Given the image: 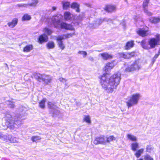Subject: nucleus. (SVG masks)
<instances>
[{
	"instance_id": "f257e3e1",
	"label": "nucleus",
	"mask_w": 160,
	"mask_h": 160,
	"mask_svg": "<svg viewBox=\"0 0 160 160\" xmlns=\"http://www.w3.org/2000/svg\"><path fill=\"white\" fill-rule=\"evenodd\" d=\"M114 61L107 63L105 64L104 70L106 73L103 74L100 78V83L103 89L108 93H111L119 84L121 80V74L117 72L114 74L110 78L108 73L115 66Z\"/></svg>"
},
{
	"instance_id": "f03ea898",
	"label": "nucleus",
	"mask_w": 160,
	"mask_h": 160,
	"mask_svg": "<svg viewBox=\"0 0 160 160\" xmlns=\"http://www.w3.org/2000/svg\"><path fill=\"white\" fill-rule=\"evenodd\" d=\"M160 41V35L157 34L156 38H152L150 39L148 42V44H147L146 40H144L142 41L141 45L142 48L146 49H150L153 48L159 44Z\"/></svg>"
},
{
	"instance_id": "7ed1b4c3",
	"label": "nucleus",
	"mask_w": 160,
	"mask_h": 160,
	"mask_svg": "<svg viewBox=\"0 0 160 160\" xmlns=\"http://www.w3.org/2000/svg\"><path fill=\"white\" fill-rule=\"evenodd\" d=\"M3 120L5 121V123L3 122L2 125L5 127L6 126L7 128L13 129L14 128H17V126L21 124L22 119L19 118L17 119H15V121L12 118L11 116L9 114H7L3 118Z\"/></svg>"
},
{
	"instance_id": "20e7f679",
	"label": "nucleus",
	"mask_w": 160,
	"mask_h": 160,
	"mask_svg": "<svg viewBox=\"0 0 160 160\" xmlns=\"http://www.w3.org/2000/svg\"><path fill=\"white\" fill-rule=\"evenodd\" d=\"M74 35H75V32H73L72 33L64 34L56 37V39L59 47L62 50L63 49L65 48V46L62 40L71 38Z\"/></svg>"
},
{
	"instance_id": "39448f33",
	"label": "nucleus",
	"mask_w": 160,
	"mask_h": 160,
	"mask_svg": "<svg viewBox=\"0 0 160 160\" xmlns=\"http://www.w3.org/2000/svg\"><path fill=\"white\" fill-rule=\"evenodd\" d=\"M140 97V94L138 93H136L132 95L129 100L126 102L127 106L129 108L137 104L138 102Z\"/></svg>"
},
{
	"instance_id": "423d86ee",
	"label": "nucleus",
	"mask_w": 160,
	"mask_h": 160,
	"mask_svg": "<svg viewBox=\"0 0 160 160\" xmlns=\"http://www.w3.org/2000/svg\"><path fill=\"white\" fill-rule=\"evenodd\" d=\"M35 78L38 81L43 82L47 84L50 83L52 80V77L45 74H37L36 75Z\"/></svg>"
},
{
	"instance_id": "0eeeda50",
	"label": "nucleus",
	"mask_w": 160,
	"mask_h": 160,
	"mask_svg": "<svg viewBox=\"0 0 160 160\" xmlns=\"http://www.w3.org/2000/svg\"><path fill=\"white\" fill-rule=\"evenodd\" d=\"M62 18V16L61 14H58L56 16H52L51 19H49V22H51L55 28H58Z\"/></svg>"
},
{
	"instance_id": "6e6552de",
	"label": "nucleus",
	"mask_w": 160,
	"mask_h": 160,
	"mask_svg": "<svg viewBox=\"0 0 160 160\" xmlns=\"http://www.w3.org/2000/svg\"><path fill=\"white\" fill-rule=\"evenodd\" d=\"M140 67L138 61H136L130 67L126 69V71L127 72L132 71L134 70H138Z\"/></svg>"
},
{
	"instance_id": "1a4fd4ad",
	"label": "nucleus",
	"mask_w": 160,
	"mask_h": 160,
	"mask_svg": "<svg viewBox=\"0 0 160 160\" xmlns=\"http://www.w3.org/2000/svg\"><path fill=\"white\" fill-rule=\"evenodd\" d=\"M137 32L138 35L142 37L147 36L150 33L148 28L147 27L142 28H140L137 30Z\"/></svg>"
},
{
	"instance_id": "9d476101",
	"label": "nucleus",
	"mask_w": 160,
	"mask_h": 160,
	"mask_svg": "<svg viewBox=\"0 0 160 160\" xmlns=\"http://www.w3.org/2000/svg\"><path fill=\"white\" fill-rule=\"evenodd\" d=\"M64 18L66 21H72L74 19L75 16L69 12L66 11L63 14Z\"/></svg>"
},
{
	"instance_id": "9b49d317",
	"label": "nucleus",
	"mask_w": 160,
	"mask_h": 160,
	"mask_svg": "<svg viewBox=\"0 0 160 160\" xmlns=\"http://www.w3.org/2000/svg\"><path fill=\"white\" fill-rule=\"evenodd\" d=\"M106 138L104 137H97L94 141L93 143L96 145L104 144L106 142Z\"/></svg>"
},
{
	"instance_id": "f8f14e48",
	"label": "nucleus",
	"mask_w": 160,
	"mask_h": 160,
	"mask_svg": "<svg viewBox=\"0 0 160 160\" xmlns=\"http://www.w3.org/2000/svg\"><path fill=\"white\" fill-rule=\"evenodd\" d=\"M102 22V19H98L90 23L89 26L91 28H96L99 26Z\"/></svg>"
},
{
	"instance_id": "ddd939ff",
	"label": "nucleus",
	"mask_w": 160,
	"mask_h": 160,
	"mask_svg": "<svg viewBox=\"0 0 160 160\" xmlns=\"http://www.w3.org/2000/svg\"><path fill=\"white\" fill-rule=\"evenodd\" d=\"M60 26L62 29H65L68 30L74 31L75 30L74 28L72 25L65 22L61 23Z\"/></svg>"
},
{
	"instance_id": "4468645a",
	"label": "nucleus",
	"mask_w": 160,
	"mask_h": 160,
	"mask_svg": "<svg viewBox=\"0 0 160 160\" xmlns=\"http://www.w3.org/2000/svg\"><path fill=\"white\" fill-rule=\"evenodd\" d=\"M135 55L134 52H123L120 54L121 57L124 58L128 59L134 56Z\"/></svg>"
},
{
	"instance_id": "2eb2a0df",
	"label": "nucleus",
	"mask_w": 160,
	"mask_h": 160,
	"mask_svg": "<svg viewBox=\"0 0 160 160\" xmlns=\"http://www.w3.org/2000/svg\"><path fill=\"white\" fill-rule=\"evenodd\" d=\"M18 22V19L17 18H14L12 21L7 23L8 26L10 28H13L17 24Z\"/></svg>"
},
{
	"instance_id": "dca6fc26",
	"label": "nucleus",
	"mask_w": 160,
	"mask_h": 160,
	"mask_svg": "<svg viewBox=\"0 0 160 160\" xmlns=\"http://www.w3.org/2000/svg\"><path fill=\"white\" fill-rule=\"evenodd\" d=\"M62 9L64 10H68L70 7V2L67 1H63L61 2Z\"/></svg>"
},
{
	"instance_id": "f3484780",
	"label": "nucleus",
	"mask_w": 160,
	"mask_h": 160,
	"mask_svg": "<svg viewBox=\"0 0 160 160\" xmlns=\"http://www.w3.org/2000/svg\"><path fill=\"white\" fill-rule=\"evenodd\" d=\"M71 8L75 9L76 11L77 12H79L80 11L79 9V5L78 3L76 2H73L70 5Z\"/></svg>"
},
{
	"instance_id": "a211bd4d",
	"label": "nucleus",
	"mask_w": 160,
	"mask_h": 160,
	"mask_svg": "<svg viewBox=\"0 0 160 160\" xmlns=\"http://www.w3.org/2000/svg\"><path fill=\"white\" fill-rule=\"evenodd\" d=\"M99 56L101 57L104 60H107L112 58V56L107 53H101L99 54Z\"/></svg>"
},
{
	"instance_id": "6ab92c4d",
	"label": "nucleus",
	"mask_w": 160,
	"mask_h": 160,
	"mask_svg": "<svg viewBox=\"0 0 160 160\" xmlns=\"http://www.w3.org/2000/svg\"><path fill=\"white\" fill-rule=\"evenodd\" d=\"M104 10L108 12H111L115 11L116 10V8L114 6L108 5L106 6Z\"/></svg>"
},
{
	"instance_id": "aec40b11",
	"label": "nucleus",
	"mask_w": 160,
	"mask_h": 160,
	"mask_svg": "<svg viewBox=\"0 0 160 160\" xmlns=\"http://www.w3.org/2000/svg\"><path fill=\"white\" fill-rule=\"evenodd\" d=\"M48 40V37L45 34H43L41 35L39 39V41L41 43L44 42H47Z\"/></svg>"
},
{
	"instance_id": "412c9836",
	"label": "nucleus",
	"mask_w": 160,
	"mask_h": 160,
	"mask_svg": "<svg viewBox=\"0 0 160 160\" xmlns=\"http://www.w3.org/2000/svg\"><path fill=\"white\" fill-rule=\"evenodd\" d=\"M150 21L153 23H157L160 22V17H152L149 19Z\"/></svg>"
},
{
	"instance_id": "4be33fe9",
	"label": "nucleus",
	"mask_w": 160,
	"mask_h": 160,
	"mask_svg": "<svg viewBox=\"0 0 160 160\" xmlns=\"http://www.w3.org/2000/svg\"><path fill=\"white\" fill-rule=\"evenodd\" d=\"M139 148V144L137 142H132L131 144V149L133 151H136L137 150V149Z\"/></svg>"
},
{
	"instance_id": "5701e85b",
	"label": "nucleus",
	"mask_w": 160,
	"mask_h": 160,
	"mask_svg": "<svg viewBox=\"0 0 160 160\" xmlns=\"http://www.w3.org/2000/svg\"><path fill=\"white\" fill-rule=\"evenodd\" d=\"M127 137L128 139L132 141L136 142L137 141V138L131 134H127Z\"/></svg>"
},
{
	"instance_id": "b1692460",
	"label": "nucleus",
	"mask_w": 160,
	"mask_h": 160,
	"mask_svg": "<svg viewBox=\"0 0 160 160\" xmlns=\"http://www.w3.org/2000/svg\"><path fill=\"white\" fill-rule=\"evenodd\" d=\"M33 48V47L32 45H28L23 48V51L25 52H29Z\"/></svg>"
},
{
	"instance_id": "393cba45",
	"label": "nucleus",
	"mask_w": 160,
	"mask_h": 160,
	"mask_svg": "<svg viewBox=\"0 0 160 160\" xmlns=\"http://www.w3.org/2000/svg\"><path fill=\"white\" fill-rule=\"evenodd\" d=\"M55 46V43L52 41H49L46 44V47L48 49L54 48Z\"/></svg>"
},
{
	"instance_id": "a878e982",
	"label": "nucleus",
	"mask_w": 160,
	"mask_h": 160,
	"mask_svg": "<svg viewBox=\"0 0 160 160\" xmlns=\"http://www.w3.org/2000/svg\"><path fill=\"white\" fill-rule=\"evenodd\" d=\"M83 121L88 124H91V117L89 115H84L83 117Z\"/></svg>"
},
{
	"instance_id": "bb28decb",
	"label": "nucleus",
	"mask_w": 160,
	"mask_h": 160,
	"mask_svg": "<svg viewBox=\"0 0 160 160\" xmlns=\"http://www.w3.org/2000/svg\"><path fill=\"white\" fill-rule=\"evenodd\" d=\"M31 19L30 15L28 14H24L22 18V21H29Z\"/></svg>"
},
{
	"instance_id": "cd10ccee",
	"label": "nucleus",
	"mask_w": 160,
	"mask_h": 160,
	"mask_svg": "<svg viewBox=\"0 0 160 160\" xmlns=\"http://www.w3.org/2000/svg\"><path fill=\"white\" fill-rule=\"evenodd\" d=\"M134 45V42L132 41L128 42H127L125 46V49L126 50L132 47Z\"/></svg>"
},
{
	"instance_id": "c85d7f7f",
	"label": "nucleus",
	"mask_w": 160,
	"mask_h": 160,
	"mask_svg": "<svg viewBox=\"0 0 160 160\" xmlns=\"http://www.w3.org/2000/svg\"><path fill=\"white\" fill-rule=\"evenodd\" d=\"M144 149L143 148H141L136 151L135 153V155L137 158H139L141 154L143 152Z\"/></svg>"
},
{
	"instance_id": "c756f323",
	"label": "nucleus",
	"mask_w": 160,
	"mask_h": 160,
	"mask_svg": "<svg viewBox=\"0 0 160 160\" xmlns=\"http://www.w3.org/2000/svg\"><path fill=\"white\" fill-rule=\"evenodd\" d=\"M6 103L9 108H14L15 107V105L12 100H8L6 101Z\"/></svg>"
},
{
	"instance_id": "7c9ffc66",
	"label": "nucleus",
	"mask_w": 160,
	"mask_h": 160,
	"mask_svg": "<svg viewBox=\"0 0 160 160\" xmlns=\"http://www.w3.org/2000/svg\"><path fill=\"white\" fill-rule=\"evenodd\" d=\"M46 101V98H43L39 103V107L42 108H44L45 107V103Z\"/></svg>"
},
{
	"instance_id": "2f4dec72",
	"label": "nucleus",
	"mask_w": 160,
	"mask_h": 160,
	"mask_svg": "<svg viewBox=\"0 0 160 160\" xmlns=\"http://www.w3.org/2000/svg\"><path fill=\"white\" fill-rule=\"evenodd\" d=\"M48 107L51 109H56L57 107L55 105L54 102H48Z\"/></svg>"
},
{
	"instance_id": "473e14b6",
	"label": "nucleus",
	"mask_w": 160,
	"mask_h": 160,
	"mask_svg": "<svg viewBox=\"0 0 160 160\" xmlns=\"http://www.w3.org/2000/svg\"><path fill=\"white\" fill-rule=\"evenodd\" d=\"M43 32L48 35H50L52 33V31L47 28H45L44 29Z\"/></svg>"
},
{
	"instance_id": "72a5a7b5",
	"label": "nucleus",
	"mask_w": 160,
	"mask_h": 160,
	"mask_svg": "<svg viewBox=\"0 0 160 160\" xmlns=\"http://www.w3.org/2000/svg\"><path fill=\"white\" fill-rule=\"evenodd\" d=\"M106 142H109L112 141H114L116 140V138L113 136H111L108 137H106Z\"/></svg>"
},
{
	"instance_id": "f704fd0d",
	"label": "nucleus",
	"mask_w": 160,
	"mask_h": 160,
	"mask_svg": "<svg viewBox=\"0 0 160 160\" xmlns=\"http://www.w3.org/2000/svg\"><path fill=\"white\" fill-rule=\"evenodd\" d=\"M149 0H144L143 3L142 7L143 9L147 8Z\"/></svg>"
},
{
	"instance_id": "c9c22d12",
	"label": "nucleus",
	"mask_w": 160,
	"mask_h": 160,
	"mask_svg": "<svg viewBox=\"0 0 160 160\" xmlns=\"http://www.w3.org/2000/svg\"><path fill=\"white\" fill-rule=\"evenodd\" d=\"M41 138L39 136H33L31 138V140L33 142H37L40 140Z\"/></svg>"
},
{
	"instance_id": "e433bc0d",
	"label": "nucleus",
	"mask_w": 160,
	"mask_h": 160,
	"mask_svg": "<svg viewBox=\"0 0 160 160\" xmlns=\"http://www.w3.org/2000/svg\"><path fill=\"white\" fill-rule=\"evenodd\" d=\"M38 2V0H33L32 2L29 3V6L31 7H35Z\"/></svg>"
},
{
	"instance_id": "4c0bfd02",
	"label": "nucleus",
	"mask_w": 160,
	"mask_h": 160,
	"mask_svg": "<svg viewBox=\"0 0 160 160\" xmlns=\"http://www.w3.org/2000/svg\"><path fill=\"white\" fill-rule=\"evenodd\" d=\"M8 134L6 135H2V137H1V139L6 142H8Z\"/></svg>"
},
{
	"instance_id": "58836bf2",
	"label": "nucleus",
	"mask_w": 160,
	"mask_h": 160,
	"mask_svg": "<svg viewBox=\"0 0 160 160\" xmlns=\"http://www.w3.org/2000/svg\"><path fill=\"white\" fill-rule=\"evenodd\" d=\"M144 12L149 16H151L152 15V13L149 11L147 9V8L143 9Z\"/></svg>"
},
{
	"instance_id": "ea45409f",
	"label": "nucleus",
	"mask_w": 160,
	"mask_h": 160,
	"mask_svg": "<svg viewBox=\"0 0 160 160\" xmlns=\"http://www.w3.org/2000/svg\"><path fill=\"white\" fill-rule=\"evenodd\" d=\"M10 139V142L15 143L17 142H18L17 141V139L14 137H12V136H11V138Z\"/></svg>"
},
{
	"instance_id": "a19ab883",
	"label": "nucleus",
	"mask_w": 160,
	"mask_h": 160,
	"mask_svg": "<svg viewBox=\"0 0 160 160\" xmlns=\"http://www.w3.org/2000/svg\"><path fill=\"white\" fill-rule=\"evenodd\" d=\"M78 53L82 55L83 58H85L87 55V52L85 51H79L78 52Z\"/></svg>"
},
{
	"instance_id": "79ce46f5",
	"label": "nucleus",
	"mask_w": 160,
	"mask_h": 160,
	"mask_svg": "<svg viewBox=\"0 0 160 160\" xmlns=\"http://www.w3.org/2000/svg\"><path fill=\"white\" fill-rule=\"evenodd\" d=\"M145 160H153V159L149 155H146L145 157Z\"/></svg>"
},
{
	"instance_id": "37998d69",
	"label": "nucleus",
	"mask_w": 160,
	"mask_h": 160,
	"mask_svg": "<svg viewBox=\"0 0 160 160\" xmlns=\"http://www.w3.org/2000/svg\"><path fill=\"white\" fill-rule=\"evenodd\" d=\"M152 149V147L150 146H148L146 148V151L150 152H151Z\"/></svg>"
},
{
	"instance_id": "c03bdc74",
	"label": "nucleus",
	"mask_w": 160,
	"mask_h": 160,
	"mask_svg": "<svg viewBox=\"0 0 160 160\" xmlns=\"http://www.w3.org/2000/svg\"><path fill=\"white\" fill-rule=\"evenodd\" d=\"M81 18L80 17H78V19L75 20V22H77V24H78L79 22L81 21Z\"/></svg>"
},
{
	"instance_id": "a18cd8bd",
	"label": "nucleus",
	"mask_w": 160,
	"mask_h": 160,
	"mask_svg": "<svg viewBox=\"0 0 160 160\" xmlns=\"http://www.w3.org/2000/svg\"><path fill=\"white\" fill-rule=\"evenodd\" d=\"M101 19L102 20V22L103 21L108 22L109 21H111V20L110 19L108 18H105L103 19Z\"/></svg>"
},
{
	"instance_id": "49530a36",
	"label": "nucleus",
	"mask_w": 160,
	"mask_h": 160,
	"mask_svg": "<svg viewBox=\"0 0 160 160\" xmlns=\"http://www.w3.org/2000/svg\"><path fill=\"white\" fill-rule=\"evenodd\" d=\"M59 80L61 82H65L66 81V80L64 78H59Z\"/></svg>"
},
{
	"instance_id": "de8ad7c7",
	"label": "nucleus",
	"mask_w": 160,
	"mask_h": 160,
	"mask_svg": "<svg viewBox=\"0 0 160 160\" xmlns=\"http://www.w3.org/2000/svg\"><path fill=\"white\" fill-rule=\"evenodd\" d=\"M159 55L158 54V53L157 54H156L154 56V57L153 58V61L154 62L155 60L156 59L158 58V56H159Z\"/></svg>"
},
{
	"instance_id": "09e8293b",
	"label": "nucleus",
	"mask_w": 160,
	"mask_h": 160,
	"mask_svg": "<svg viewBox=\"0 0 160 160\" xmlns=\"http://www.w3.org/2000/svg\"><path fill=\"white\" fill-rule=\"evenodd\" d=\"M57 8V7L56 6H52V11H55Z\"/></svg>"
},
{
	"instance_id": "8fccbe9b",
	"label": "nucleus",
	"mask_w": 160,
	"mask_h": 160,
	"mask_svg": "<svg viewBox=\"0 0 160 160\" xmlns=\"http://www.w3.org/2000/svg\"><path fill=\"white\" fill-rule=\"evenodd\" d=\"M29 3L26 4H23V7H27L28 6H29Z\"/></svg>"
},
{
	"instance_id": "3c124183",
	"label": "nucleus",
	"mask_w": 160,
	"mask_h": 160,
	"mask_svg": "<svg viewBox=\"0 0 160 160\" xmlns=\"http://www.w3.org/2000/svg\"><path fill=\"white\" fill-rule=\"evenodd\" d=\"M8 142H10V140H11V135H8Z\"/></svg>"
},
{
	"instance_id": "603ef678",
	"label": "nucleus",
	"mask_w": 160,
	"mask_h": 160,
	"mask_svg": "<svg viewBox=\"0 0 160 160\" xmlns=\"http://www.w3.org/2000/svg\"><path fill=\"white\" fill-rule=\"evenodd\" d=\"M17 6L19 7H23V4H18Z\"/></svg>"
},
{
	"instance_id": "864d4df0",
	"label": "nucleus",
	"mask_w": 160,
	"mask_h": 160,
	"mask_svg": "<svg viewBox=\"0 0 160 160\" xmlns=\"http://www.w3.org/2000/svg\"><path fill=\"white\" fill-rule=\"evenodd\" d=\"M89 59L91 61H93L94 59L92 57H90L89 58Z\"/></svg>"
},
{
	"instance_id": "5fc2aeb1",
	"label": "nucleus",
	"mask_w": 160,
	"mask_h": 160,
	"mask_svg": "<svg viewBox=\"0 0 160 160\" xmlns=\"http://www.w3.org/2000/svg\"><path fill=\"white\" fill-rule=\"evenodd\" d=\"M158 54L160 55V48H159V49L158 51Z\"/></svg>"
},
{
	"instance_id": "6e6d98bb",
	"label": "nucleus",
	"mask_w": 160,
	"mask_h": 160,
	"mask_svg": "<svg viewBox=\"0 0 160 160\" xmlns=\"http://www.w3.org/2000/svg\"><path fill=\"white\" fill-rule=\"evenodd\" d=\"M2 135H3L2 134L0 133V138L1 139V137H2Z\"/></svg>"
},
{
	"instance_id": "4d7b16f0",
	"label": "nucleus",
	"mask_w": 160,
	"mask_h": 160,
	"mask_svg": "<svg viewBox=\"0 0 160 160\" xmlns=\"http://www.w3.org/2000/svg\"><path fill=\"white\" fill-rule=\"evenodd\" d=\"M137 160H143L142 159H138Z\"/></svg>"
}]
</instances>
